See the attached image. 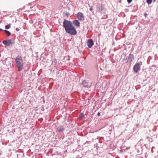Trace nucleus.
Returning a JSON list of instances; mask_svg holds the SVG:
<instances>
[{
	"mask_svg": "<svg viewBox=\"0 0 158 158\" xmlns=\"http://www.w3.org/2000/svg\"><path fill=\"white\" fill-rule=\"evenodd\" d=\"M63 23V26L66 33L71 35H75L77 34V31L71 21L64 19Z\"/></svg>",
	"mask_w": 158,
	"mask_h": 158,
	"instance_id": "nucleus-1",
	"label": "nucleus"
},
{
	"mask_svg": "<svg viewBox=\"0 0 158 158\" xmlns=\"http://www.w3.org/2000/svg\"><path fill=\"white\" fill-rule=\"evenodd\" d=\"M15 62L19 71H21L23 68V61L21 56L18 55L15 59Z\"/></svg>",
	"mask_w": 158,
	"mask_h": 158,
	"instance_id": "nucleus-2",
	"label": "nucleus"
},
{
	"mask_svg": "<svg viewBox=\"0 0 158 158\" xmlns=\"http://www.w3.org/2000/svg\"><path fill=\"white\" fill-rule=\"evenodd\" d=\"M134 59V56L130 54L127 57L124 59L123 61L125 63H131Z\"/></svg>",
	"mask_w": 158,
	"mask_h": 158,
	"instance_id": "nucleus-3",
	"label": "nucleus"
},
{
	"mask_svg": "<svg viewBox=\"0 0 158 158\" xmlns=\"http://www.w3.org/2000/svg\"><path fill=\"white\" fill-rule=\"evenodd\" d=\"M142 64V62L141 61L139 62L136 64L134 65L133 68V70L135 73H137L139 71L140 69V66Z\"/></svg>",
	"mask_w": 158,
	"mask_h": 158,
	"instance_id": "nucleus-4",
	"label": "nucleus"
},
{
	"mask_svg": "<svg viewBox=\"0 0 158 158\" xmlns=\"http://www.w3.org/2000/svg\"><path fill=\"white\" fill-rule=\"evenodd\" d=\"M2 43L5 45L7 46H9L12 44L15 43V41L14 39H11L8 40H4L2 41Z\"/></svg>",
	"mask_w": 158,
	"mask_h": 158,
	"instance_id": "nucleus-5",
	"label": "nucleus"
},
{
	"mask_svg": "<svg viewBox=\"0 0 158 158\" xmlns=\"http://www.w3.org/2000/svg\"><path fill=\"white\" fill-rule=\"evenodd\" d=\"M78 19L80 21L83 20L84 19V16L83 14L81 12L78 13L77 15Z\"/></svg>",
	"mask_w": 158,
	"mask_h": 158,
	"instance_id": "nucleus-6",
	"label": "nucleus"
},
{
	"mask_svg": "<svg viewBox=\"0 0 158 158\" xmlns=\"http://www.w3.org/2000/svg\"><path fill=\"white\" fill-rule=\"evenodd\" d=\"M87 45L88 47L90 48L94 45V42L92 39H90L88 40Z\"/></svg>",
	"mask_w": 158,
	"mask_h": 158,
	"instance_id": "nucleus-7",
	"label": "nucleus"
},
{
	"mask_svg": "<svg viewBox=\"0 0 158 158\" xmlns=\"http://www.w3.org/2000/svg\"><path fill=\"white\" fill-rule=\"evenodd\" d=\"M57 64V61L55 59H54L52 63L51 64V66L52 68H54L56 67Z\"/></svg>",
	"mask_w": 158,
	"mask_h": 158,
	"instance_id": "nucleus-8",
	"label": "nucleus"
},
{
	"mask_svg": "<svg viewBox=\"0 0 158 158\" xmlns=\"http://www.w3.org/2000/svg\"><path fill=\"white\" fill-rule=\"evenodd\" d=\"M64 128L62 126H59L56 128V131L58 132H62L64 130Z\"/></svg>",
	"mask_w": 158,
	"mask_h": 158,
	"instance_id": "nucleus-9",
	"label": "nucleus"
},
{
	"mask_svg": "<svg viewBox=\"0 0 158 158\" xmlns=\"http://www.w3.org/2000/svg\"><path fill=\"white\" fill-rule=\"evenodd\" d=\"M73 23L74 24L75 26L77 27H79L80 25V23L77 20H75L73 21Z\"/></svg>",
	"mask_w": 158,
	"mask_h": 158,
	"instance_id": "nucleus-10",
	"label": "nucleus"
},
{
	"mask_svg": "<svg viewBox=\"0 0 158 158\" xmlns=\"http://www.w3.org/2000/svg\"><path fill=\"white\" fill-rule=\"evenodd\" d=\"M97 10L98 11L100 12L102 10V5H98L97 6Z\"/></svg>",
	"mask_w": 158,
	"mask_h": 158,
	"instance_id": "nucleus-11",
	"label": "nucleus"
},
{
	"mask_svg": "<svg viewBox=\"0 0 158 158\" xmlns=\"http://www.w3.org/2000/svg\"><path fill=\"white\" fill-rule=\"evenodd\" d=\"M82 85L84 87H86L88 86V83L85 80H84L82 82Z\"/></svg>",
	"mask_w": 158,
	"mask_h": 158,
	"instance_id": "nucleus-12",
	"label": "nucleus"
},
{
	"mask_svg": "<svg viewBox=\"0 0 158 158\" xmlns=\"http://www.w3.org/2000/svg\"><path fill=\"white\" fill-rule=\"evenodd\" d=\"M3 31L5 32V33L8 36H9L10 35L11 33L10 31L6 30H4Z\"/></svg>",
	"mask_w": 158,
	"mask_h": 158,
	"instance_id": "nucleus-13",
	"label": "nucleus"
},
{
	"mask_svg": "<svg viewBox=\"0 0 158 158\" xmlns=\"http://www.w3.org/2000/svg\"><path fill=\"white\" fill-rule=\"evenodd\" d=\"M11 25L10 24H9L6 25L5 27L6 29H8L10 27Z\"/></svg>",
	"mask_w": 158,
	"mask_h": 158,
	"instance_id": "nucleus-14",
	"label": "nucleus"
},
{
	"mask_svg": "<svg viewBox=\"0 0 158 158\" xmlns=\"http://www.w3.org/2000/svg\"><path fill=\"white\" fill-rule=\"evenodd\" d=\"M146 2L148 4H150L152 3V0H147Z\"/></svg>",
	"mask_w": 158,
	"mask_h": 158,
	"instance_id": "nucleus-15",
	"label": "nucleus"
},
{
	"mask_svg": "<svg viewBox=\"0 0 158 158\" xmlns=\"http://www.w3.org/2000/svg\"><path fill=\"white\" fill-rule=\"evenodd\" d=\"M84 116V115L83 113H81L80 114L79 118H82Z\"/></svg>",
	"mask_w": 158,
	"mask_h": 158,
	"instance_id": "nucleus-16",
	"label": "nucleus"
},
{
	"mask_svg": "<svg viewBox=\"0 0 158 158\" xmlns=\"http://www.w3.org/2000/svg\"><path fill=\"white\" fill-rule=\"evenodd\" d=\"M132 1V0H127V1L129 3H131Z\"/></svg>",
	"mask_w": 158,
	"mask_h": 158,
	"instance_id": "nucleus-17",
	"label": "nucleus"
},
{
	"mask_svg": "<svg viewBox=\"0 0 158 158\" xmlns=\"http://www.w3.org/2000/svg\"><path fill=\"white\" fill-rule=\"evenodd\" d=\"M89 10L90 11H92L93 10V7L91 6L90 8L89 9Z\"/></svg>",
	"mask_w": 158,
	"mask_h": 158,
	"instance_id": "nucleus-18",
	"label": "nucleus"
},
{
	"mask_svg": "<svg viewBox=\"0 0 158 158\" xmlns=\"http://www.w3.org/2000/svg\"><path fill=\"white\" fill-rule=\"evenodd\" d=\"M97 115L98 116H99L100 115V114L99 112H98L97 114Z\"/></svg>",
	"mask_w": 158,
	"mask_h": 158,
	"instance_id": "nucleus-19",
	"label": "nucleus"
},
{
	"mask_svg": "<svg viewBox=\"0 0 158 158\" xmlns=\"http://www.w3.org/2000/svg\"><path fill=\"white\" fill-rule=\"evenodd\" d=\"M129 148V147H127L126 148V150H128V149Z\"/></svg>",
	"mask_w": 158,
	"mask_h": 158,
	"instance_id": "nucleus-20",
	"label": "nucleus"
},
{
	"mask_svg": "<svg viewBox=\"0 0 158 158\" xmlns=\"http://www.w3.org/2000/svg\"><path fill=\"white\" fill-rule=\"evenodd\" d=\"M69 14V13H68V14H67V13H66V15H67V16H68V15Z\"/></svg>",
	"mask_w": 158,
	"mask_h": 158,
	"instance_id": "nucleus-21",
	"label": "nucleus"
},
{
	"mask_svg": "<svg viewBox=\"0 0 158 158\" xmlns=\"http://www.w3.org/2000/svg\"><path fill=\"white\" fill-rule=\"evenodd\" d=\"M3 31V30L2 29L0 28V31Z\"/></svg>",
	"mask_w": 158,
	"mask_h": 158,
	"instance_id": "nucleus-22",
	"label": "nucleus"
},
{
	"mask_svg": "<svg viewBox=\"0 0 158 158\" xmlns=\"http://www.w3.org/2000/svg\"><path fill=\"white\" fill-rule=\"evenodd\" d=\"M16 30L17 31H18L19 30V29H18V28H17Z\"/></svg>",
	"mask_w": 158,
	"mask_h": 158,
	"instance_id": "nucleus-23",
	"label": "nucleus"
},
{
	"mask_svg": "<svg viewBox=\"0 0 158 158\" xmlns=\"http://www.w3.org/2000/svg\"><path fill=\"white\" fill-rule=\"evenodd\" d=\"M2 23V21H0V23Z\"/></svg>",
	"mask_w": 158,
	"mask_h": 158,
	"instance_id": "nucleus-24",
	"label": "nucleus"
},
{
	"mask_svg": "<svg viewBox=\"0 0 158 158\" xmlns=\"http://www.w3.org/2000/svg\"><path fill=\"white\" fill-rule=\"evenodd\" d=\"M153 1H154V2H155L156 1V0H153Z\"/></svg>",
	"mask_w": 158,
	"mask_h": 158,
	"instance_id": "nucleus-25",
	"label": "nucleus"
}]
</instances>
